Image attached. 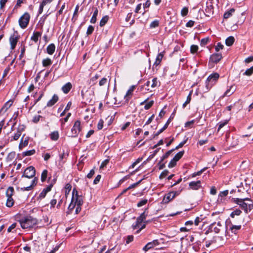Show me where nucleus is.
I'll return each instance as SVG.
<instances>
[{
  "instance_id": "obj_58",
  "label": "nucleus",
  "mask_w": 253,
  "mask_h": 253,
  "mask_svg": "<svg viewBox=\"0 0 253 253\" xmlns=\"http://www.w3.org/2000/svg\"><path fill=\"white\" fill-rule=\"evenodd\" d=\"M174 149H172V150H170L169 151H168L163 156V158H162V160H164L165 159H166L167 158L169 155L172 152V151L174 150Z\"/></svg>"
},
{
  "instance_id": "obj_55",
  "label": "nucleus",
  "mask_w": 253,
  "mask_h": 253,
  "mask_svg": "<svg viewBox=\"0 0 253 253\" xmlns=\"http://www.w3.org/2000/svg\"><path fill=\"white\" fill-rule=\"evenodd\" d=\"M93 30L94 27L91 25L89 26L87 30L86 34L88 35H90L91 34H92Z\"/></svg>"
},
{
  "instance_id": "obj_39",
  "label": "nucleus",
  "mask_w": 253,
  "mask_h": 253,
  "mask_svg": "<svg viewBox=\"0 0 253 253\" xmlns=\"http://www.w3.org/2000/svg\"><path fill=\"white\" fill-rule=\"evenodd\" d=\"M159 21L158 20H155L152 21L150 25V27L151 28H154L159 26Z\"/></svg>"
},
{
  "instance_id": "obj_57",
  "label": "nucleus",
  "mask_w": 253,
  "mask_h": 253,
  "mask_svg": "<svg viewBox=\"0 0 253 253\" xmlns=\"http://www.w3.org/2000/svg\"><path fill=\"white\" fill-rule=\"evenodd\" d=\"M194 123H195V121L194 120H192L191 121L187 122H186L185 124V127H192V125Z\"/></svg>"
},
{
  "instance_id": "obj_31",
  "label": "nucleus",
  "mask_w": 253,
  "mask_h": 253,
  "mask_svg": "<svg viewBox=\"0 0 253 253\" xmlns=\"http://www.w3.org/2000/svg\"><path fill=\"white\" fill-rule=\"evenodd\" d=\"M219 238V236H216L213 237L212 240L211 241H206V246L207 247H210V246L213 243H216L217 241V240Z\"/></svg>"
},
{
  "instance_id": "obj_21",
  "label": "nucleus",
  "mask_w": 253,
  "mask_h": 253,
  "mask_svg": "<svg viewBox=\"0 0 253 253\" xmlns=\"http://www.w3.org/2000/svg\"><path fill=\"white\" fill-rule=\"evenodd\" d=\"M9 41L11 44V48L13 49L15 48L17 44V39L16 37L12 36L10 38Z\"/></svg>"
},
{
  "instance_id": "obj_6",
  "label": "nucleus",
  "mask_w": 253,
  "mask_h": 253,
  "mask_svg": "<svg viewBox=\"0 0 253 253\" xmlns=\"http://www.w3.org/2000/svg\"><path fill=\"white\" fill-rule=\"evenodd\" d=\"M81 122L79 121H77L74 123V126L71 130L72 137H76L80 131H81Z\"/></svg>"
},
{
  "instance_id": "obj_48",
  "label": "nucleus",
  "mask_w": 253,
  "mask_h": 253,
  "mask_svg": "<svg viewBox=\"0 0 253 253\" xmlns=\"http://www.w3.org/2000/svg\"><path fill=\"white\" fill-rule=\"evenodd\" d=\"M147 202H148V200L147 199L142 200L139 202H138L137 203V207H142V206L145 205V204H146Z\"/></svg>"
},
{
  "instance_id": "obj_23",
  "label": "nucleus",
  "mask_w": 253,
  "mask_h": 253,
  "mask_svg": "<svg viewBox=\"0 0 253 253\" xmlns=\"http://www.w3.org/2000/svg\"><path fill=\"white\" fill-rule=\"evenodd\" d=\"M59 136V132L57 131H54L51 132L50 134V138L53 141L58 140Z\"/></svg>"
},
{
  "instance_id": "obj_32",
  "label": "nucleus",
  "mask_w": 253,
  "mask_h": 253,
  "mask_svg": "<svg viewBox=\"0 0 253 253\" xmlns=\"http://www.w3.org/2000/svg\"><path fill=\"white\" fill-rule=\"evenodd\" d=\"M235 11V9L234 8H231L228 11H226L224 14V18L227 19L229 18L232 15V13Z\"/></svg>"
},
{
  "instance_id": "obj_38",
  "label": "nucleus",
  "mask_w": 253,
  "mask_h": 253,
  "mask_svg": "<svg viewBox=\"0 0 253 253\" xmlns=\"http://www.w3.org/2000/svg\"><path fill=\"white\" fill-rule=\"evenodd\" d=\"M241 212L242 211L241 210L236 209L231 212L230 216L232 218H234L235 215H239Z\"/></svg>"
},
{
  "instance_id": "obj_62",
  "label": "nucleus",
  "mask_w": 253,
  "mask_h": 253,
  "mask_svg": "<svg viewBox=\"0 0 253 253\" xmlns=\"http://www.w3.org/2000/svg\"><path fill=\"white\" fill-rule=\"evenodd\" d=\"M133 240V236L132 235H129L127 237L126 240V243L127 244H129L131 242H132Z\"/></svg>"
},
{
  "instance_id": "obj_47",
  "label": "nucleus",
  "mask_w": 253,
  "mask_h": 253,
  "mask_svg": "<svg viewBox=\"0 0 253 253\" xmlns=\"http://www.w3.org/2000/svg\"><path fill=\"white\" fill-rule=\"evenodd\" d=\"M209 42V38H206L203 39L201 41V42H200L201 45L204 46V45H206Z\"/></svg>"
},
{
  "instance_id": "obj_43",
  "label": "nucleus",
  "mask_w": 253,
  "mask_h": 253,
  "mask_svg": "<svg viewBox=\"0 0 253 253\" xmlns=\"http://www.w3.org/2000/svg\"><path fill=\"white\" fill-rule=\"evenodd\" d=\"M154 101L153 100H151L147 103H146L144 106V109L145 110H148L149 109H150L152 106L154 104Z\"/></svg>"
},
{
  "instance_id": "obj_28",
  "label": "nucleus",
  "mask_w": 253,
  "mask_h": 253,
  "mask_svg": "<svg viewBox=\"0 0 253 253\" xmlns=\"http://www.w3.org/2000/svg\"><path fill=\"white\" fill-rule=\"evenodd\" d=\"M184 151H180L176 154L173 159V161L175 162L178 161L183 155Z\"/></svg>"
},
{
  "instance_id": "obj_36",
  "label": "nucleus",
  "mask_w": 253,
  "mask_h": 253,
  "mask_svg": "<svg viewBox=\"0 0 253 253\" xmlns=\"http://www.w3.org/2000/svg\"><path fill=\"white\" fill-rule=\"evenodd\" d=\"M155 246L153 245V244H152V243L151 242H149L148 243H147L144 247V248H143V250L146 252L147 251H148L149 250L154 248Z\"/></svg>"
},
{
  "instance_id": "obj_14",
  "label": "nucleus",
  "mask_w": 253,
  "mask_h": 253,
  "mask_svg": "<svg viewBox=\"0 0 253 253\" xmlns=\"http://www.w3.org/2000/svg\"><path fill=\"white\" fill-rule=\"evenodd\" d=\"M58 96L56 94H54L52 98L48 101L46 106L51 107L54 105L58 100Z\"/></svg>"
},
{
  "instance_id": "obj_8",
  "label": "nucleus",
  "mask_w": 253,
  "mask_h": 253,
  "mask_svg": "<svg viewBox=\"0 0 253 253\" xmlns=\"http://www.w3.org/2000/svg\"><path fill=\"white\" fill-rule=\"evenodd\" d=\"M211 228L213 229V231L216 233H218L220 232L222 228H224V226L221 224L220 222L216 223H213L211 225Z\"/></svg>"
},
{
  "instance_id": "obj_30",
  "label": "nucleus",
  "mask_w": 253,
  "mask_h": 253,
  "mask_svg": "<svg viewBox=\"0 0 253 253\" xmlns=\"http://www.w3.org/2000/svg\"><path fill=\"white\" fill-rule=\"evenodd\" d=\"M14 193V189L12 187H9L6 190V195L7 197H12Z\"/></svg>"
},
{
  "instance_id": "obj_7",
  "label": "nucleus",
  "mask_w": 253,
  "mask_h": 253,
  "mask_svg": "<svg viewBox=\"0 0 253 253\" xmlns=\"http://www.w3.org/2000/svg\"><path fill=\"white\" fill-rule=\"evenodd\" d=\"M179 193L178 192H170L165 195L163 199V203L167 204L173 199L176 195H178Z\"/></svg>"
},
{
  "instance_id": "obj_50",
  "label": "nucleus",
  "mask_w": 253,
  "mask_h": 253,
  "mask_svg": "<svg viewBox=\"0 0 253 253\" xmlns=\"http://www.w3.org/2000/svg\"><path fill=\"white\" fill-rule=\"evenodd\" d=\"M228 121L226 120L223 122H220L218 125L217 131H219L221 128H222L224 126H225L228 123Z\"/></svg>"
},
{
  "instance_id": "obj_49",
  "label": "nucleus",
  "mask_w": 253,
  "mask_h": 253,
  "mask_svg": "<svg viewBox=\"0 0 253 253\" xmlns=\"http://www.w3.org/2000/svg\"><path fill=\"white\" fill-rule=\"evenodd\" d=\"M151 82V87L154 88L156 87L158 83V80L157 78H154Z\"/></svg>"
},
{
  "instance_id": "obj_12",
  "label": "nucleus",
  "mask_w": 253,
  "mask_h": 253,
  "mask_svg": "<svg viewBox=\"0 0 253 253\" xmlns=\"http://www.w3.org/2000/svg\"><path fill=\"white\" fill-rule=\"evenodd\" d=\"M146 218V215L145 214V212H143L140 216H139L136 221V224L135 226V228H139L140 226L141 225V224L144 221V220Z\"/></svg>"
},
{
  "instance_id": "obj_25",
  "label": "nucleus",
  "mask_w": 253,
  "mask_h": 253,
  "mask_svg": "<svg viewBox=\"0 0 253 253\" xmlns=\"http://www.w3.org/2000/svg\"><path fill=\"white\" fill-rule=\"evenodd\" d=\"M234 38L233 37H229L228 38L226 39L225 41L226 44L227 46H231L232 45L234 42Z\"/></svg>"
},
{
  "instance_id": "obj_26",
  "label": "nucleus",
  "mask_w": 253,
  "mask_h": 253,
  "mask_svg": "<svg viewBox=\"0 0 253 253\" xmlns=\"http://www.w3.org/2000/svg\"><path fill=\"white\" fill-rule=\"evenodd\" d=\"M41 36V33L38 32L34 33L31 37V40L36 42L38 41L39 38Z\"/></svg>"
},
{
  "instance_id": "obj_56",
  "label": "nucleus",
  "mask_w": 253,
  "mask_h": 253,
  "mask_svg": "<svg viewBox=\"0 0 253 253\" xmlns=\"http://www.w3.org/2000/svg\"><path fill=\"white\" fill-rule=\"evenodd\" d=\"M109 161V159H106L104 161H103L100 165V169H101L104 168L108 164Z\"/></svg>"
},
{
  "instance_id": "obj_44",
  "label": "nucleus",
  "mask_w": 253,
  "mask_h": 253,
  "mask_svg": "<svg viewBox=\"0 0 253 253\" xmlns=\"http://www.w3.org/2000/svg\"><path fill=\"white\" fill-rule=\"evenodd\" d=\"M241 228V225H232L230 227V229H231V230L232 231V232L233 233H235V231L236 230L240 229Z\"/></svg>"
},
{
  "instance_id": "obj_45",
  "label": "nucleus",
  "mask_w": 253,
  "mask_h": 253,
  "mask_svg": "<svg viewBox=\"0 0 253 253\" xmlns=\"http://www.w3.org/2000/svg\"><path fill=\"white\" fill-rule=\"evenodd\" d=\"M253 73V66L251 68L248 69L244 73V75L247 76H251Z\"/></svg>"
},
{
  "instance_id": "obj_29",
  "label": "nucleus",
  "mask_w": 253,
  "mask_h": 253,
  "mask_svg": "<svg viewBox=\"0 0 253 253\" xmlns=\"http://www.w3.org/2000/svg\"><path fill=\"white\" fill-rule=\"evenodd\" d=\"M98 9L97 8H95L94 11V13H93V14L90 19V22L91 23H95L96 21V17L97 16V14H98Z\"/></svg>"
},
{
  "instance_id": "obj_63",
  "label": "nucleus",
  "mask_w": 253,
  "mask_h": 253,
  "mask_svg": "<svg viewBox=\"0 0 253 253\" xmlns=\"http://www.w3.org/2000/svg\"><path fill=\"white\" fill-rule=\"evenodd\" d=\"M103 126V121L100 120L97 125V128L98 129H101Z\"/></svg>"
},
{
  "instance_id": "obj_53",
  "label": "nucleus",
  "mask_w": 253,
  "mask_h": 253,
  "mask_svg": "<svg viewBox=\"0 0 253 253\" xmlns=\"http://www.w3.org/2000/svg\"><path fill=\"white\" fill-rule=\"evenodd\" d=\"M107 83V79L105 78H102L99 82V84L100 86L105 85Z\"/></svg>"
},
{
  "instance_id": "obj_15",
  "label": "nucleus",
  "mask_w": 253,
  "mask_h": 253,
  "mask_svg": "<svg viewBox=\"0 0 253 253\" xmlns=\"http://www.w3.org/2000/svg\"><path fill=\"white\" fill-rule=\"evenodd\" d=\"M222 58V55L220 53H215L212 54L210 58V60L215 63L219 62Z\"/></svg>"
},
{
  "instance_id": "obj_19",
  "label": "nucleus",
  "mask_w": 253,
  "mask_h": 253,
  "mask_svg": "<svg viewBox=\"0 0 253 253\" xmlns=\"http://www.w3.org/2000/svg\"><path fill=\"white\" fill-rule=\"evenodd\" d=\"M55 46L53 43L50 44L46 48L47 52L50 55H52L55 51Z\"/></svg>"
},
{
  "instance_id": "obj_52",
  "label": "nucleus",
  "mask_w": 253,
  "mask_h": 253,
  "mask_svg": "<svg viewBox=\"0 0 253 253\" xmlns=\"http://www.w3.org/2000/svg\"><path fill=\"white\" fill-rule=\"evenodd\" d=\"M188 9L187 7H183L182 10H181V14L182 16H186L187 13H188Z\"/></svg>"
},
{
  "instance_id": "obj_2",
  "label": "nucleus",
  "mask_w": 253,
  "mask_h": 253,
  "mask_svg": "<svg viewBox=\"0 0 253 253\" xmlns=\"http://www.w3.org/2000/svg\"><path fill=\"white\" fill-rule=\"evenodd\" d=\"M19 222L23 229L32 228L38 223L37 219L31 216L23 217L19 220Z\"/></svg>"
},
{
  "instance_id": "obj_16",
  "label": "nucleus",
  "mask_w": 253,
  "mask_h": 253,
  "mask_svg": "<svg viewBox=\"0 0 253 253\" xmlns=\"http://www.w3.org/2000/svg\"><path fill=\"white\" fill-rule=\"evenodd\" d=\"M37 181V178H35L33 180L31 181L30 185L29 186L27 187H24L23 188H22L21 189L24 191H29L30 190L33 186L36 184Z\"/></svg>"
},
{
  "instance_id": "obj_27",
  "label": "nucleus",
  "mask_w": 253,
  "mask_h": 253,
  "mask_svg": "<svg viewBox=\"0 0 253 253\" xmlns=\"http://www.w3.org/2000/svg\"><path fill=\"white\" fill-rule=\"evenodd\" d=\"M163 57V54L162 53H159L156 58V61L154 63V65L157 66L159 65L162 61Z\"/></svg>"
},
{
  "instance_id": "obj_33",
  "label": "nucleus",
  "mask_w": 253,
  "mask_h": 253,
  "mask_svg": "<svg viewBox=\"0 0 253 253\" xmlns=\"http://www.w3.org/2000/svg\"><path fill=\"white\" fill-rule=\"evenodd\" d=\"M192 93V91H191L189 92V94H188V96L187 97L186 101L182 105V107L183 108H185L186 106V105L188 104H189L190 103V102L191 101Z\"/></svg>"
},
{
  "instance_id": "obj_51",
  "label": "nucleus",
  "mask_w": 253,
  "mask_h": 253,
  "mask_svg": "<svg viewBox=\"0 0 253 253\" xmlns=\"http://www.w3.org/2000/svg\"><path fill=\"white\" fill-rule=\"evenodd\" d=\"M168 124L169 122H167L166 124H165V125L164 126V127L158 131V132L155 134V136L158 135L159 134L161 133L165 129H166L168 127Z\"/></svg>"
},
{
  "instance_id": "obj_13",
  "label": "nucleus",
  "mask_w": 253,
  "mask_h": 253,
  "mask_svg": "<svg viewBox=\"0 0 253 253\" xmlns=\"http://www.w3.org/2000/svg\"><path fill=\"white\" fill-rule=\"evenodd\" d=\"M12 102L11 101H8L6 103H5L4 105L0 110V115H2L4 114L7 111V110L10 108V107L12 105Z\"/></svg>"
},
{
  "instance_id": "obj_41",
  "label": "nucleus",
  "mask_w": 253,
  "mask_h": 253,
  "mask_svg": "<svg viewBox=\"0 0 253 253\" xmlns=\"http://www.w3.org/2000/svg\"><path fill=\"white\" fill-rule=\"evenodd\" d=\"M21 130L19 128L17 130L16 133L13 136V139L14 140H18L19 139V138L20 137V136H21Z\"/></svg>"
},
{
  "instance_id": "obj_18",
  "label": "nucleus",
  "mask_w": 253,
  "mask_h": 253,
  "mask_svg": "<svg viewBox=\"0 0 253 253\" xmlns=\"http://www.w3.org/2000/svg\"><path fill=\"white\" fill-rule=\"evenodd\" d=\"M72 86V84L70 83H68L62 87V90L64 93H67L71 90Z\"/></svg>"
},
{
  "instance_id": "obj_1",
  "label": "nucleus",
  "mask_w": 253,
  "mask_h": 253,
  "mask_svg": "<svg viewBox=\"0 0 253 253\" xmlns=\"http://www.w3.org/2000/svg\"><path fill=\"white\" fill-rule=\"evenodd\" d=\"M234 201L246 213L253 209V202L249 198H236Z\"/></svg>"
},
{
  "instance_id": "obj_4",
  "label": "nucleus",
  "mask_w": 253,
  "mask_h": 253,
  "mask_svg": "<svg viewBox=\"0 0 253 253\" xmlns=\"http://www.w3.org/2000/svg\"><path fill=\"white\" fill-rule=\"evenodd\" d=\"M30 20V15L28 13H25L19 19V23L20 26L22 28H25Z\"/></svg>"
},
{
  "instance_id": "obj_17",
  "label": "nucleus",
  "mask_w": 253,
  "mask_h": 253,
  "mask_svg": "<svg viewBox=\"0 0 253 253\" xmlns=\"http://www.w3.org/2000/svg\"><path fill=\"white\" fill-rule=\"evenodd\" d=\"M75 189H74L73 190V192H72V201H71V202L68 207V209L70 211L73 210L75 208V207H76V205L74 203V200H75L74 193H75Z\"/></svg>"
},
{
  "instance_id": "obj_3",
  "label": "nucleus",
  "mask_w": 253,
  "mask_h": 253,
  "mask_svg": "<svg viewBox=\"0 0 253 253\" xmlns=\"http://www.w3.org/2000/svg\"><path fill=\"white\" fill-rule=\"evenodd\" d=\"M219 77V75L217 73H214L210 75L207 80V87H211L216 82Z\"/></svg>"
},
{
  "instance_id": "obj_60",
  "label": "nucleus",
  "mask_w": 253,
  "mask_h": 253,
  "mask_svg": "<svg viewBox=\"0 0 253 253\" xmlns=\"http://www.w3.org/2000/svg\"><path fill=\"white\" fill-rule=\"evenodd\" d=\"M41 116L40 115H36L35 116V117H34L33 119V121L35 123H38L40 120V118H41Z\"/></svg>"
},
{
  "instance_id": "obj_11",
  "label": "nucleus",
  "mask_w": 253,
  "mask_h": 253,
  "mask_svg": "<svg viewBox=\"0 0 253 253\" xmlns=\"http://www.w3.org/2000/svg\"><path fill=\"white\" fill-rule=\"evenodd\" d=\"M189 188L193 190H198L201 187V181L190 182L189 184Z\"/></svg>"
},
{
  "instance_id": "obj_40",
  "label": "nucleus",
  "mask_w": 253,
  "mask_h": 253,
  "mask_svg": "<svg viewBox=\"0 0 253 253\" xmlns=\"http://www.w3.org/2000/svg\"><path fill=\"white\" fill-rule=\"evenodd\" d=\"M47 170L46 169H44L41 175V180L43 182L44 181L47 177Z\"/></svg>"
},
{
  "instance_id": "obj_46",
  "label": "nucleus",
  "mask_w": 253,
  "mask_h": 253,
  "mask_svg": "<svg viewBox=\"0 0 253 253\" xmlns=\"http://www.w3.org/2000/svg\"><path fill=\"white\" fill-rule=\"evenodd\" d=\"M198 46L196 45H192L190 47V51L192 53H194L197 51Z\"/></svg>"
},
{
  "instance_id": "obj_20",
  "label": "nucleus",
  "mask_w": 253,
  "mask_h": 253,
  "mask_svg": "<svg viewBox=\"0 0 253 253\" xmlns=\"http://www.w3.org/2000/svg\"><path fill=\"white\" fill-rule=\"evenodd\" d=\"M134 89V86H131L129 89L127 90L126 95L125 96V98L126 101H128L130 98V96L132 95V92L133 91Z\"/></svg>"
},
{
  "instance_id": "obj_37",
  "label": "nucleus",
  "mask_w": 253,
  "mask_h": 253,
  "mask_svg": "<svg viewBox=\"0 0 253 253\" xmlns=\"http://www.w3.org/2000/svg\"><path fill=\"white\" fill-rule=\"evenodd\" d=\"M108 16H104L102 19L101 20H100V26L101 27H102L104 25H105L106 24V23L107 22L108 20Z\"/></svg>"
},
{
  "instance_id": "obj_24",
  "label": "nucleus",
  "mask_w": 253,
  "mask_h": 253,
  "mask_svg": "<svg viewBox=\"0 0 253 253\" xmlns=\"http://www.w3.org/2000/svg\"><path fill=\"white\" fill-rule=\"evenodd\" d=\"M235 87L234 86H231L229 89H228L225 92L224 95L230 96L234 93L235 91Z\"/></svg>"
},
{
  "instance_id": "obj_61",
  "label": "nucleus",
  "mask_w": 253,
  "mask_h": 253,
  "mask_svg": "<svg viewBox=\"0 0 253 253\" xmlns=\"http://www.w3.org/2000/svg\"><path fill=\"white\" fill-rule=\"evenodd\" d=\"M168 173H169V171L167 170H165L163 171L162 172V173L161 174V175H160V178H164L168 175Z\"/></svg>"
},
{
  "instance_id": "obj_10",
  "label": "nucleus",
  "mask_w": 253,
  "mask_h": 253,
  "mask_svg": "<svg viewBox=\"0 0 253 253\" xmlns=\"http://www.w3.org/2000/svg\"><path fill=\"white\" fill-rule=\"evenodd\" d=\"M205 13L206 16L209 17L213 14L214 8L213 6L211 4V3H207V7L205 8Z\"/></svg>"
},
{
  "instance_id": "obj_9",
  "label": "nucleus",
  "mask_w": 253,
  "mask_h": 253,
  "mask_svg": "<svg viewBox=\"0 0 253 253\" xmlns=\"http://www.w3.org/2000/svg\"><path fill=\"white\" fill-rule=\"evenodd\" d=\"M75 200L74 203L76 206H81L83 203V197L81 196H79L78 194L77 191L75 189V192L74 193Z\"/></svg>"
},
{
  "instance_id": "obj_54",
  "label": "nucleus",
  "mask_w": 253,
  "mask_h": 253,
  "mask_svg": "<svg viewBox=\"0 0 253 253\" xmlns=\"http://www.w3.org/2000/svg\"><path fill=\"white\" fill-rule=\"evenodd\" d=\"M223 45H222L220 42H218L217 45L215 46V50L218 52L220 49H222L223 48Z\"/></svg>"
},
{
  "instance_id": "obj_22",
  "label": "nucleus",
  "mask_w": 253,
  "mask_h": 253,
  "mask_svg": "<svg viewBox=\"0 0 253 253\" xmlns=\"http://www.w3.org/2000/svg\"><path fill=\"white\" fill-rule=\"evenodd\" d=\"M29 139L26 138L25 140H23V137L21 139L20 143L19 144V148L22 149L23 147L26 146L28 144Z\"/></svg>"
},
{
  "instance_id": "obj_35",
  "label": "nucleus",
  "mask_w": 253,
  "mask_h": 253,
  "mask_svg": "<svg viewBox=\"0 0 253 253\" xmlns=\"http://www.w3.org/2000/svg\"><path fill=\"white\" fill-rule=\"evenodd\" d=\"M42 65L44 67H46L50 65L52 63V61L49 58H46L43 59L42 62Z\"/></svg>"
},
{
  "instance_id": "obj_5",
  "label": "nucleus",
  "mask_w": 253,
  "mask_h": 253,
  "mask_svg": "<svg viewBox=\"0 0 253 253\" xmlns=\"http://www.w3.org/2000/svg\"><path fill=\"white\" fill-rule=\"evenodd\" d=\"M36 170L34 167L30 166L28 167L24 171L22 177L31 178L35 176Z\"/></svg>"
},
{
  "instance_id": "obj_34",
  "label": "nucleus",
  "mask_w": 253,
  "mask_h": 253,
  "mask_svg": "<svg viewBox=\"0 0 253 253\" xmlns=\"http://www.w3.org/2000/svg\"><path fill=\"white\" fill-rule=\"evenodd\" d=\"M14 204V200L12 197H7L6 205L8 207H11Z\"/></svg>"
},
{
  "instance_id": "obj_59",
  "label": "nucleus",
  "mask_w": 253,
  "mask_h": 253,
  "mask_svg": "<svg viewBox=\"0 0 253 253\" xmlns=\"http://www.w3.org/2000/svg\"><path fill=\"white\" fill-rule=\"evenodd\" d=\"M46 194L47 193L44 190H43L42 192L40 194L38 198L40 199L44 198L45 197Z\"/></svg>"
},
{
  "instance_id": "obj_64",
  "label": "nucleus",
  "mask_w": 253,
  "mask_h": 253,
  "mask_svg": "<svg viewBox=\"0 0 253 253\" xmlns=\"http://www.w3.org/2000/svg\"><path fill=\"white\" fill-rule=\"evenodd\" d=\"M194 24V21L192 20L189 21L186 24V26L187 27H192L193 26Z\"/></svg>"
},
{
  "instance_id": "obj_42",
  "label": "nucleus",
  "mask_w": 253,
  "mask_h": 253,
  "mask_svg": "<svg viewBox=\"0 0 253 253\" xmlns=\"http://www.w3.org/2000/svg\"><path fill=\"white\" fill-rule=\"evenodd\" d=\"M35 153V150L34 149H32L31 150L24 152L23 153V154L25 156H31V155H34Z\"/></svg>"
}]
</instances>
